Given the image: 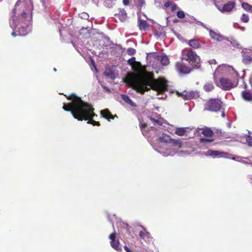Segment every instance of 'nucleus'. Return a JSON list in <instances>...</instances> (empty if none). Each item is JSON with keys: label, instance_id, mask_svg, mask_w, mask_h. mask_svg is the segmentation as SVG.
I'll list each match as a JSON object with an SVG mask.
<instances>
[{"label": "nucleus", "instance_id": "f257e3e1", "mask_svg": "<svg viewBox=\"0 0 252 252\" xmlns=\"http://www.w3.org/2000/svg\"><path fill=\"white\" fill-rule=\"evenodd\" d=\"M131 67L136 73L128 74L125 81L137 92L143 94L152 89L162 94L167 90L166 80L161 78L154 79L153 75L147 72L139 62H136Z\"/></svg>", "mask_w": 252, "mask_h": 252}, {"label": "nucleus", "instance_id": "f03ea898", "mask_svg": "<svg viewBox=\"0 0 252 252\" xmlns=\"http://www.w3.org/2000/svg\"><path fill=\"white\" fill-rule=\"evenodd\" d=\"M32 9L31 1L17 2L13 10L14 16L9 21L10 26L13 30L11 33L13 36H25L31 31Z\"/></svg>", "mask_w": 252, "mask_h": 252}, {"label": "nucleus", "instance_id": "7ed1b4c3", "mask_svg": "<svg viewBox=\"0 0 252 252\" xmlns=\"http://www.w3.org/2000/svg\"><path fill=\"white\" fill-rule=\"evenodd\" d=\"M71 100L70 103H64L63 108L66 111H70L73 117L79 121L89 120L88 124L94 126H99V122L92 119L96 115L94 113L92 106L84 101L75 94H72L67 97Z\"/></svg>", "mask_w": 252, "mask_h": 252}, {"label": "nucleus", "instance_id": "20e7f679", "mask_svg": "<svg viewBox=\"0 0 252 252\" xmlns=\"http://www.w3.org/2000/svg\"><path fill=\"white\" fill-rule=\"evenodd\" d=\"M160 142L167 144L166 149H160L158 151L164 157L173 156L178 153V150L182 146V142L179 139H174L164 133L159 136Z\"/></svg>", "mask_w": 252, "mask_h": 252}, {"label": "nucleus", "instance_id": "39448f33", "mask_svg": "<svg viewBox=\"0 0 252 252\" xmlns=\"http://www.w3.org/2000/svg\"><path fill=\"white\" fill-rule=\"evenodd\" d=\"M223 74L230 75L234 79L237 78L238 75V73L232 66L226 64H222L219 66L214 73L213 78L214 81H216V78L219 75Z\"/></svg>", "mask_w": 252, "mask_h": 252}, {"label": "nucleus", "instance_id": "423d86ee", "mask_svg": "<svg viewBox=\"0 0 252 252\" xmlns=\"http://www.w3.org/2000/svg\"><path fill=\"white\" fill-rule=\"evenodd\" d=\"M237 78L231 77V79L225 77L221 78L219 82H216L217 85L223 90H229L237 85Z\"/></svg>", "mask_w": 252, "mask_h": 252}, {"label": "nucleus", "instance_id": "0eeeda50", "mask_svg": "<svg viewBox=\"0 0 252 252\" xmlns=\"http://www.w3.org/2000/svg\"><path fill=\"white\" fill-rule=\"evenodd\" d=\"M185 59L189 62L192 67L198 68L200 66V59L192 50L188 51L185 55Z\"/></svg>", "mask_w": 252, "mask_h": 252}, {"label": "nucleus", "instance_id": "6e6552de", "mask_svg": "<svg viewBox=\"0 0 252 252\" xmlns=\"http://www.w3.org/2000/svg\"><path fill=\"white\" fill-rule=\"evenodd\" d=\"M221 102L218 99H211L205 105V109L217 112L221 107Z\"/></svg>", "mask_w": 252, "mask_h": 252}, {"label": "nucleus", "instance_id": "1a4fd4ad", "mask_svg": "<svg viewBox=\"0 0 252 252\" xmlns=\"http://www.w3.org/2000/svg\"><path fill=\"white\" fill-rule=\"evenodd\" d=\"M235 3L233 1H228L226 3L223 5V7L221 8L220 6H219L216 4V6L218 9L221 12H230L234 8L235 6Z\"/></svg>", "mask_w": 252, "mask_h": 252}, {"label": "nucleus", "instance_id": "9d476101", "mask_svg": "<svg viewBox=\"0 0 252 252\" xmlns=\"http://www.w3.org/2000/svg\"><path fill=\"white\" fill-rule=\"evenodd\" d=\"M109 239L111 240V245L112 247L117 251H121L122 249L119 246V242L116 240V236L115 233H112L109 235Z\"/></svg>", "mask_w": 252, "mask_h": 252}, {"label": "nucleus", "instance_id": "9b49d317", "mask_svg": "<svg viewBox=\"0 0 252 252\" xmlns=\"http://www.w3.org/2000/svg\"><path fill=\"white\" fill-rule=\"evenodd\" d=\"M177 94L182 96L185 99H191L198 96V93L196 92H184L181 94H179L178 92Z\"/></svg>", "mask_w": 252, "mask_h": 252}, {"label": "nucleus", "instance_id": "f8f14e48", "mask_svg": "<svg viewBox=\"0 0 252 252\" xmlns=\"http://www.w3.org/2000/svg\"><path fill=\"white\" fill-rule=\"evenodd\" d=\"M177 70L183 73L187 74L190 72V68L182 63H178L176 65Z\"/></svg>", "mask_w": 252, "mask_h": 252}, {"label": "nucleus", "instance_id": "ddd939ff", "mask_svg": "<svg viewBox=\"0 0 252 252\" xmlns=\"http://www.w3.org/2000/svg\"><path fill=\"white\" fill-rule=\"evenodd\" d=\"M247 85L246 84H244V88L245 89L242 91L241 95L244 100L247 101H252V92H250L246 90Z\"/></svg>", "mask_w": 252, "mask_h": 252}, {"label": "nucleus", "instance_id": "4468645a", "mask_svg": "<svg viewBox=\"0 0 252 252\" xmlns=\"http://www.w3.org/2000/svg\"><path fill=\"white\" fill-rule=\"evenodd\" d=\"M226 153L220 152L219 151H213V150H208L207 151L205 155L207 156H211L213 158L215 157H226Z\"/></svg>", "mask_w": 252, "mask_h": 252}, {"label": "nucleus", "instance_id": "2eb2a0df", "mask_svg": "<svg viewBox=\"0 0 252 252\" xmlns=\"http://www.w3.org/2000/svg\"><path fill=\"white\" fill-rule=\"evenodd\" d=\"M210 35L212 37V39H215L217 41H222L224 37L221 35L219 33H218L214 32L213 30H210L209 31Z\"/></svg>", "mask_w": 252, "mask_h": 252}, {"label": "nucleus", "instance_id": "dca6fc26", "mask_svg": "<svg viewBox=\"0 0 252 252\" xmlns=\"http://www.w3.org/2000/svg\"><path fill=\"white\" fill-rule=\"evenodd\" d=\"M158 60L163 65H167L169 63V60L168 57L163 54L158 57Z\"/></svg>", "mask_w": 252, "mask_h": 252}, {"label": "nucleus", "instance_id": "f3484780", "mask_svg": "<svg viewBox=\"0 0 252 252\" xmlns=\"http://www.w3.org/2000/svg\"><path fill=\"white\" fill-rule=\"evenodd\" d=\"M243 61L246 64L252 62V52L251 51L244 52Z\"/></svg>", "mask_w": 252, "mask_h": 252}, {"label": "nucleus", "instance_id": "a211bd4d", "mask_svg": "<svg viewBox=\"0 0 252 252\" xmlns=\"http://www.w3.org/2000/svg\"><path fill=\"white\" fill-rule=\"evenodd\" d=\"M215 86L212 82H206L203 86V89L207 92L213 90Z\"/></svg>", "mask_w": 252, "mask_h": 252}, {"label": "nucleus", "instance_id": "6ab92c4d", "mask_svg": "<svg viewBox=\"0 0 252 252\" xmlns=\"http://www.w3.org/2000/svg\"><path fill=\"white\" fill-rule=\"evenodd\" d=\"M101 114L103 117L108 119L109 121L110 119H113L114 117L112 116L111 114L108 111V110L105 109L101 111Z\"/></svg>", "mask_w": 252, "mask_h": 252}, {"label": "nucleus", "instance_id": "aec40b11", "mask_svg": "<svg viewBox=\"0 0 252 252\" xmlns=\"http://www.w3.org/2000/svg\"><path fill=\"white\" fill-rule=\"evenodd\" d=\"M138 26L141 30H145L149 27V25L147 22L141 20H139Z\"/></svg>", "mask_w": 252, "mask_h": 252}, {"label": "nucleus", "instance_id": "412c9836", "mask_svg": "<svg viewBox=\"0 0 252 252\" xmlns=\"http://www.w3.org/2000/svg\"><path fill=\"white\" fill-rule=\"evenodd\" d=\"M121 98L125 102L130 104L131 106L134 107L136 106L135 104L129 98L127 95L122 94L121 95Z\"/></svg>", "mask_w": 252, "mask_h": 252}, {"label": "nucleus", "instance_id": "4be33fe9", "mask_svg": "<svg viewBox=\"0 0 252 252\" xmlns=\"http://www.w3.org/2000/svg\"><path fill=\"white\" fill-rule=\"evenodd\" d=\"M188 128L186 127H180V128H176L175 130V133L179 136L184 135L185 133L187 132V130Z\"/></svg>", "mask_w": 252, "mask_h": 252}, {"label": "nucleus", "instance_id": "5701e85b", "mask_svg": "<svg viewBox=\"0 0 252 252\" xmlns=\"http://www.w3.org/2000/svg\"><path fill=\"white\" fill-rule=\"evenodd\" d=\"M189 44L191 47L196 49L200 47V44L198 42L194 39H191L189 41Z\"/></svg>", "mask_w": 252, "mask_h": 252}, {"label": "nucleus", "instance_id": "b1692460", "mask_svg": "<svg viewBox=\"0 0 252 252\" xmlns=\"http://www.w3.org/2000/svg\"><path fill=\"white\" fill-rule=\"evenodd\" d=\"M242 7L246 11L252 13V5L248 3L243 2L242 4Z\"/></svg>", "mask_w": 252, "mask_h": 252}, {"label": "nucleus", "instance_id": "393cba45", "mask_svg": "<svg viewBox=\"0 0 252 252\" xmlns=\"http://www.w3.org/2000/svg\"><path fill=\"white\" fill-rule=\"evenodd\" d=\"M202 133L207 137H211L213 135L212 131L209 128H206L202 130Z\"/></svg>", "mask_w": 252, "mask_h": 252}, {"label": "nucleus", "instance_id": "a878e982", "mask_svg": "<svg viewBox=\"0 0 252 252\" xmlns=\"http://www.w3.org/2000/svg\"><path fill=\"white\" fill-rule=\"evenodd\" d=\"M150 120L158 125L161 126L162 124V120L160 118L155 119L152 117H150Z\"/></svg>", "mask_w": 252, "mask_h": 252}, {"label": "nucleus", "instance_id": "bb28decb", "mask_svg": "<svg viewBox=\"0 0 252 252\" xmlns=\"http://www.w3.org/2000/svg\"><path fill=\"white\" fill-rule=\"evenodd\" d=\"M241 21L244 23H248L249 21V17L248 15L243 14L241 17Z\"/></svg>", "mask_w": 252, "mask_h": 252}, {"label": "nucleus", "instance_id": "cd10ccee", "mask_svg": "<svg viewBox=\"0 0 252 252\" xmlns=\"http://www.w3.org/2000/svg\"><path fill=\"white\" fill-rule=\"evenodd\" d=\"M120 18L122 21H124L126 20V13L124 10H123L121 11V14L120 15Z\"/></svg>", "mask_w": 252, "mask_h": 252}, {"label": "nucleus", "instance_id": "c85d7f7f", "mask_svg": "<svg viewBox=\"0 0 252 252\" xmlns=\"http://www.w3.org/2000/svg\"><path fill=\"white\" fill-rule=\"evenodd\" d=\"M115 0H106L104 2V4L108 7H111L112 6V2Z\"/></svg>", "mask_w": 252, "mask_h": 252}, {"label": "nucleus", "instance_id": "c756f323", "mask_svg": "<svg viewBox=\"0 0 252 252\" xmlns=\"http://www.w3.org/2000/svg\"><path fill=\"white\" fill-rule=\"evenodd\" d=\"M139 235L142 238L144 239L146 237H149L150 233L148 232H142L140 231L139 232Z\"/></svg>", "mask_w": 252, "mask_h": 252}, {"label": "nucleus", "instance_id": "7c9ffc66", "mask_svg": "<svg viewBox=\"0 0 252 252\" xmlns=\"http://www.w3.org/2000/svg\"><path fill=\"white\" fill-rule=\"evenodd\" d=\"M154 2L157 7H160L162 6L163 0H154Z\"/></svg>", "mask_w": 252, "mask_h": 252}, {"label": "nucleus", "instance_id": "2f4dec72", "mask_svg": "<svg viewBox=\"0 0 252 252\" xmlns=\"http://www.w3.org/2000/svg\"><path fill=\"white\" fill-rule=\"evenodd\" d=\"M177 15L179 18H183L185 16V14L183 11H179L177 13Z\"/></svg>", "mask_w": 252, "mask_h": 252}, {"label": "nucleus", "instance_id": "473e14b6", "mask_svg": "<svg viewBox=\"0 0 252 252\" xmlns=\"http://www.w3.org/2000/svg\"><path fill=\"white\" fill-rule=\"evenodd\" d=\"M246 141L249 146H252V136H248L246 138Z\"/></svg>", "mask_w": 252, "mask_h": 252}, {"label": "nucleus", "instance_id": "72a5a7b5", "mask_svg": "<svg viewBox=\"0 0 252 252\" xmlns=\"http://www.w3.org/2000/svg\"><path fill=\"white\" fill-rule=\"evenodd\" d=\"M136 61H135V58H132L130 59H129L128 60V63L129 64H130L131 66H132L134 63H135L136 62Z\"/></svg>", "mask_w": 252, "mask_h": 252}, {"label": "nucleus", "instance_id": "f704fd0d", "mask_svg": "<svg viewBox=\"0 0 252 252\" xmlns=\"http://www.w3.org/2000/svg\"><path fill=\"white\" fill-rule=\"evenodd\" d=\"M212 141V139L207 138H202L200 139V142H211Z\"/></svg>", "mask_w": 252, "mask_h": 252}, {"label": "nucleus", "instance_id": "c9c22d12", "mask_svg": "<svg viewBox=\"0 0 252 252\" xmlns=\"http://www.w3.org/2000/svg\"><path fill=\"white\" fill-rule=\"evenodd\" d=\"M127 53L129 55H133L135 53V50L133 48H129L127 50Z\"/></svg>", "mask_w": 252, "mask_h": 252}, {"label": "nucleus", "instance_id": "e433bc0d", "mask_svg": "<svg viewBox=\"0 0 252 252\" xmlns=\"http://www.w3.org/2000/svg\"><path fill=\"white\" fill-rule=\"evenodd\" d=\"M177 5L176 4L172 3L169 8L171 9V10L172 11H173L177 9Z\"/></svg>", "mask_w": 252, "mask_h": 252}, {"label": "nucleus", "instance_id": "4c0bfd02", "mask_svg": "<svg viewBox=\"0 0 252 252\" xmlns=\"http://www.w3.org/2000/svg\"><path fill=\"white\" fill-rule=\"evenodd\" d=\"M172 2L170 1H167L164 3V7L165 8H170V5H171Z\"/></svg>", "mask_w": 252, "mask_h": 252}, {"label": "nucleus", "instance_id": "58836bf2", "mask_svg": "<svg viewBox=\"0 0 252 252\" xmlns=\"http://www.w3.org/2000/svg\"><path fill=\"white\" fill-rule=\"evenodd\" d=\"M137 2L140 6H142L145 4L144 0H137Z\"/></svg>", "mask_w": 252, "mask_h": 252}, {"label": "nucleus", "instance_id": "ea45409f", "mask_svg": "<svg viewBox=\"0 0 252 252\" xmlns=\"http://www.w3.org/2000/svg\"><path fill=\"white\" fill-rule=\"evenodd\" d=\"M82 17L84 19H88V18L89 17V15L87 13H84L82 14Z\"/></svg>", "mask_w": 252, "mask_h": 252}, {"label": "nucleus", "instance_id": "a19ab883", "mask_svg": "<svg viewBox=\"0 0 252 252\" xmlns=\"http://www.w3.org/2000/svg\"><path fill=\"white\" fill-rule=\"evenodd\" d=\"M209 63L210 64H216L217 63V62H216V60H211L209 61Z\"/></svg>", "mask_w": 252, "mask_h": 252}, {"label": "nucleus", "instance_id": "79ce46f5", "mask_svg": "<svg viewBox=\"0 0 252 252\" xmlns=\"http://www.w3.org/2000/svg\"><path fill=\"white\" fill-rule=\"evenodd\" d=\"M123 3L125 5H127L129 3V0H123Z\"/></svg>", "mask_w": 252, "mask_h": 252}, {"label": "nucleus", "instance_id": "37998d69", "mask_svg": "<svg viewBox=\"0 0 252 252\" xmlns=\"http://www.w3.org/2000/svg\"><path fill=\"white\" fill-rule=\"evenodd\" d=\"M125 249L126 252H132L126 246L125 247Z\"/></svg>", "mask_w": 252, "mask_h": 252}, {"label": "nucleus", "instance_id": "c03bdc74", "mask_svg": "<svg viewBox=\"0 0 252 252\" xmlns=\"http://www.w3.org/2000/svg\"><path fill=\"white\" fill-rule=\"evenodd\" d=\"M239 158V157H237V158H233L232 159L233 160H239V159H238Z\"/></svg>", "mask_w": 252, "mask_h": 252}, {"label": "nucleus", "instance_id": "a18cd8bd", "mask_svg": "<svg viewBox=\"0 0 252 252\" xmlns=\"http://www.w3.org/2000/svg\"><path fill=\"white\" fill-rule=\"evenodd\" d=\"M104 89H105L106 90H107V91H109V89L105 87H103Z\"/></svg>", "mask_w": 252, "mask_h": 252}, {"label": "nucleus", "instance_id": "49530a36", "mask_svg": "<svg viewBox=\"0 0 252 252\" xmlns=\"http://www.w3.org/2000/svg\"><path fill=\"white\" fill-rule=\"evenodd\" d=\"M105 74L106 75L108 76V74L106 72H105Z\"/></svg>", "mask_w": 252, "mask_h": 252}, {"label": "nucleus", "instance_id": "de8ad7c7", "mask_svg": "<svg viewBox=\"0 0 252 252\" xmlns=\"http://www.w3.org/2000/svg\"><path fill=\"white\" fill-rule=\"evenodd\" d=\"M222 117H224V113H222Z\"/></svg>", "mask_w": 252, "mask_h": 252}, {"label": "nucleus", "instance_id": "09e8293b", "mask_svg": "<svg viewBox=\"0 0 252 252\" xmlns=\"http://www.w3.org/2000/svg\"><path fill=\"white\" fill-rule=\"evenodd\" d=\"M54 71H56V68H54Z\"/></svg>", "mask_w": 252, "mask_h": 252}]
</instances>
